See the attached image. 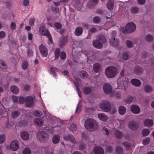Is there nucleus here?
I'll return each mask as SVG.
<instances>
[{
  "label": "nucleus",
  "mask_w": 154,
  "mask_h": 154,
  "mask_svg": "<svg viewBox=\"0 0 154 154\" xmlns=\"http://www.w3.org/2000/svg\"><path fill=\"white\" fill-rule=\"evenodd\" d=\"M84 125L85 128L90 131H94L98 128L96 122L91 118L88 119L86 120Z\"/></svg>",
  "instance_id": "f257e3e1"
},
{
  "label": "nucleus",
  "mask_w": 154,
  "mask_h": 154,
  "mask_svg": "<svg viewBox=\"0 0 154 154\" xmlns=\"http://www.w3.org/2000/svg\"><path fill=\"white\" fill-rule=\"evenodd\" d=\"M38 139L41 142L45 143L49 140V136L48 134L44 131H40L36 134Z\"/></svg>",
  "instance_id": "f03ea898"
},
{
  "label": "nucleus",
  "mask_w": 154,
  "mask_h": 154,
  "mask_svg": "<svg viewBox=\"0 0 154 154\" xmlns=\"http://www.w3.org/2000/svg\"><path fill=\"white\" fill-rule=\"evenodd\" d=\"M117 69L113 66L107 67L105 70L106 75L108 78H112L115 77L116 74Z\"/></svg>",
  "instance_id": "7ed1b4c3"
},
{
  "label": "nucleus",
  "mask_w": 154,
  "mask_h": 154,
  "mask_svg": "<svg viewBox=\"0 0 154 154\" xmlns=\"http://www.w3.org/2000/svg\"><path fill=\"white\" fill-rule=\"evenodd\" d=\"M136 29V25L132 22H130L126 25L125 28V31H124L123 33H131L134 32Z\"/></svg>",
  "instance_id": "20e7f679"
},
{
  "label": "nucleus",
  "mask_w": 154,
  "mask_h": 154,
  "mask_svg": "<svg viewBox=\"0 0 154 154\" xmlns=\"http://www.w3.org/2000/svg\"><path fill=\"white\" fill-rule=\"evenodd\" d=\"M100 108L103 111L109 112L111 109V106L109 103L107 101H103L100 105Z\"/></svg>",
  "instance_id": "39448f33"
},
{
  "label": "nucleus",
  "mask_w": 154,
  "mask_h": 154,
  "mask_svg": "<svg viewBox=\"0 0 154 154\" xmlns=\"http://www.w3.org/2000/svg\"><path fill=\"white\" fill-rule=\"evenodd\" d=\"M39 48L40 53L44 57H46L48 54L47 48L43 44H42L40 45Z\"/></svg>",
  "instance_id": "423d86ee"
},
{
  "label": "nucleus",
  "mask_w": 154,
  "mask_h": 154,
  "mask_svg": "<svg viewBox=\"0 0 154 154\" xmlns=\"http://www.w3.org/2000/svg\"><path fill=\"white\" fill-rule=\"evenodd\" d=\"M63 139L65 141H69L71 143H75L76 140L73 135L70 134H67L64 135Z\"/></svg>",
  "instance_id": "0eeeda50"
},
{
  "label": "nucleus",
  "mask_w": 154,
  "mask_h": 154,
  "mask_svg": "<svg viewBox=\"0 0 154 154\" xmlns=\"http://www.w3.org/2000/svg\"><path fill=\"white\" fill-rule=\"evenodd\" d=\"M39 32L42 36H46L50 33L49 31L44 26H41L40 27Z\"/></svg>",
  "instance_id": "6e6552de"
},
{
  "label": "nucleus",
  "mask_w": 154,
  "mask_h": 154,
  "mask_svg": "<svg viewBox=\"0 0 154 154\" xmlns=\"http://www.w3.org/2000/svg\"><path fill=\"white\" fill-rule=\"evenodd\" d=\"M103 89L105 93L106 94H111L112 91V88L111 85L108 84L103 85Z\"/></svg>",
  "instance_id": "1a4fd4ad"
},
{
  "label": "nucleus",
  "mask_w": 154,
  "mask_h": 154,
  "mask_svg": "<svg viewBox=\"0 0 154 154\" xmlns=\"http://www.w3.org/2000/svg\"><path fill=\"white\" fill-rule=\"evenodd\" d=\"M19 143L18 141H13L11 143L10 148L13 151L17 150L19 148Z\"/></svg>",
  "instance_id": "9d476101"
},
{
  "label": "nucleus",
  "mask_w": 154,
  "mask_h": 154,
  "mask_svg": "<svg viewBox=\"0 0 154 154\" xmlns=\"http://www.w3.org/2000/svg\"><path fill=\"white\" fill-rule=\"evenodd\" d=\"M26 105L27 107H29L31 106L33 104V99L31 96L26 97Z\"/></svg>",
  "instance_id": "9b49d317"
},
{
  "label": "nucleus",
  "mask_w": 154,
  "mask_h": 154,
  "mask_svg": "<svg viewBox=\"0 0 154 154\" xmlns=\"http://www.w3.org/2000/svg\"><path fill=\"white\" fill-rule=\"evenodd\" d=\"M128 127L130 129L134 131L138 128V125L136 122L131 121L129 123Z\"/></svg>",
  "instance_id": "f8f14e48"
},
{
  "label": "nucleus",
  "mask_w": 154,
  "mask_h": 154,
  "mask_svg": "<svg viewBox=\"0 0 154 154\" xmlns=\"http://www.w3.org/2000/svg\"><path fill=\"white\" fill-rule=\"evenodd\" d=\"M131 110L132 113L135 114H138L140 111L139 107L135 105L131 106Z\"/></svg>",
  "instance_id": "ddd939ff"
},
{
  "label": "nucleus",
  "mask_w": 154,
  "mask_h": 154,
  "mask_svg": "<svg viewBox=\"0 0 154 154\" xmlns=\"http://www.w3.org/2000/svg\"><path fill=\"white\" fill-rule=\"evenodd\" d=\"M93 46L95 48L100 49L102 48V43L98 40H96L94 41L92 43Z\"/></svg>",
  "instance_id": "4468645a"
},
{
  "label": "nucleus",
  "mask_w": 154,
  "mask_h": 154,
  "mask_svg": "<svg viewBox=\"0 0 154 154\" xmlns=\"http://www.w3.org/2000/svg\"><path fill=\"white\" fill-rule=\"evenodd\" d=\"M109 42L110 44L115 47H117L119 43V41L114 37L109 39Z\"/></svg>",
  "instance_id": "2eb2a0df"
},
{
  "label": "nucleus",
  "mask_w": 154,
  "mask_h": 154,
  "mask_svg": "<svg viewBox=\"0 0 154 154\" xmlns=\"http://www.w3.org/2000/svg\"><path fill=\"white\" fill-rule=\"evenodd\" d=\"M20 136L22 139L25 140H28L29 137V134L26 131H23L21 132Z\"/></svg>",
  "instance_id": "dca6fc26"
},
{
  "label": "nucleus",
  "mask_w": 154,
  "mask_h": 154,
  "mask_svg": "<svg viewBox=\"0 0 154 154\" xmlns=\"http://www.w3.org/2000/svg\"><path fill=\"white\" fill-rule=\"evenodd\" d=\"M94 154H103L104 150L100 147H96L94 149Z\"/></svg>",
  "instance_id": "f3484780"
},
{
  "label": "nucleus",
  "mask_w": 154,
  "mask_h": 154,
  "mask_svg": "<svg viewBox=\"0 0 154 154\" xmlns=\"http://www.w3.org/2000/svg\"><path fill=\"white\" fill-rule=\"evenodd\" d=\"M98 116L100 120L103 121H106L108 119L107 116L103 113H99L98 115Z\"/></svg>",
  "instance_id": "a211bd4d"
},
{
  "label": "nucleus",
  "mask_w": 154,
  "mask_h": 154,
  "mask_svg": "<svg viewBox=\"0 0 154 154\" xmlns=\"http://www.w3.org/2000/svg\"><path fill=\"white\" fill-rule=\"evenodd\" d=\"M83 29L81 27H77L74 32L75 34L77 36H80L82 33Z\"/></svg>",
  "instance_id": "6ab92c4d"
},
{
  "label": "nucleus",
  "mask_w": 154,
  "mask_h": 154,
  "mask_svg": "<svg viewBox=\"0 0 154 154\" xmlns=\"http://www.w3.org/2000/svg\"><path fill=\"white\" fill-rule=\"evenodd\" d=\"M131 83L134 86L139 87L141 85L140 81L138 79H134L131 80Z\"/></svg>",
  "instance_id": "aec40b11"
},
{
  "label": "nucleus",
  "mask_w": 154,
  "mask_h": 154,
  "mask_svg": "<svg viewBox=\"0 0 154 154\" xmlns=\"http://www.w3.org/2000/svg\"><path fill=\"white\" fill-rule=\"evenodd\" d=\"M35 124L37 126H42L43 124V122L42 119L37 118L34 120Z\"/></svg>",
  "instance_id": "412c9836"
},
{
  "label": "nucleus",
  "mask_w": 154,
  "mask_h": 154,
  "mask_svg": "<svg viewBox=\"0 0 154 154\" xmlns=\"http://www.w3.org/2000/svg\"><path fill=\"white\" fill-rule=\"evenodd\" d=\"M68 38L67 36L63 37L60 38V46H63L68 41Z\"/></svg>",
  "instance_id": "4be33fe9"
},
{
  "label": "nucleus",
  "mask_w": 154,
  "mask_h": 154,
  "mask_svg": "<svg viewBox=\"0 0 154 154\" xmlns=\"http://www.w3.org/2000/svg\"><path fill=\"white\" fill-rule=\"evenodd\" d=\"M143 69L139 66L136 67L134 69L135 73L138 75H140L143 73Z\"/></svg>",
  "instance_id": "5701e85b"
},
{
  "label": "nucleus",
  "mask_w": 154,
  "mask_h": 154,
  "mask_svg": "<svg viewBox=\"0 0 154 154\" xmlns=\"http://www.w3.org/2000/svg\"><path fill=\"white\" fill-rule=\"evenodd\" d=\"M126 111V108L124 106H120L119 108V113L121 115L124 114L125 113Z\"/></svg>",
  "instance_id": "b1692460"
},
{
  "label": "nucleus",
  "mask_w": 154,
  "mask_h": 154,
  "mask_svg": "<svg viewBox=\"0 0 154 154\" xmlns=\"http://www.w3.org/2000/svg\"><path fill=\"white\" fill-rule=\"evenodd\" d=\"M11 91L15 94H18L19 92L18 88L16 86L13 85L11 87Z\"/></svg>",
  "instance_id": "393cba45"
},
{
  "label": "nucleus",
  "mask_w": 154,
  "mask_h": 154,
  "mask_svg": "<svg viewBox=\"0 0 154 154\" xmlns=\"http://www.w3.org/2000/svg\"><path fill=\"white\" fill-rule=\"evenodd\" d=\"M93 69L95 72H98L100 70V66L99 63H96L93 65Z\"/></svg>",
  "instance_id": "a878e982"
},
{
  "label": "nucleus",
  "mask_w": 154,
  "mask_h": 154,
  "mask_svg": "<svg viewBox=\"0 0 154 154\" xmlns=\"http://www.w3.org/2000/svg\"><path fill=\"white\" fill-rule=\"evenodd\" d=\"M20 115V112L17 110H14L11 113V116L13 119H17Z\"/></svg>",
  "instance_id": "bb28decb"
},
{
  "label": "nucleus",
  "mask_w": 154,
  "mask_h": 154,
  "mask_svg": "<svg viewBox=\"0 0 154 154\" xmlns=\"http://www.w3.org/2000/svg\"><path fill=\"white\" fill-rule=\"evenodd\" d=\"M115 137L117 138L121 139L122 138L123 134L122 132L116 130L115 131Z\"/></svg>",
  "instance_id": "cd10ccee"
},
{
  "label": "nucleus",
  "mask_w": 154,
  "mask_h": 154,
  "mask_svg": "<svg viewBox=\"0 0 154 154\" xmlns=\"http://www.w3.org/2000/svg\"><path fill=\"white\" fill-rule=\"evenodd\" d=\"M145 39L147 42H150L153 41V37L152 35L148 34L145 36Z\"/></svg>",
  "instance_id": "c85d7f7f"
},
{
  "label": "nucleus",
  "mask_w": 154,
  "mask_h": 154,
  "mask_svg": "<svg viewBox=\"0 0 154 154\" xmlns=\"http://www.w3.org/2000/svg\"><path fill=\"white\" fill-rule=\"evenodd\" d=\"M153 124V121L151 119H146L144 121V125L147 127H151Z\"/></svg>",
  "instance_id": "c756f323"
},
{
  "label": "nucleus",
  "mask_w": 154,
  "mask_h": 154,
  "mask_svg": "<svg viewBox=\"0 0 154 154\" xmlns=\"http://www.w3.org/2000/svg\"><path fill=\"white\" fill-rule=\"evenodd\" d=\"M60 140V136L58 135H54L52 138V142L54 144H57L58 143Z\"/></svg>",
  "instance_id": "7c9ffc66"
},
{
  "label": "nucleus",
  "mask_w": 154,
  "mask_h": 154,
  "mask_svg": "<svg viewBox=\"0 0 154 154\" xmlns=\"http://www.w3.org/2000/svg\"><path fill=\"white\" fill-rule=\"evenodd\" d=\"M91 91V88L90 87H85L83 89V92L85 95H87L90 93Z\"/></svg>",
  "instance_id": "2f4dec72"
},
{
  "label": "nucleus",
  "mask_w": 154,
  "mask_h": 154,
  "mask_svg": "<svg viewBox=\"0 0 154 154\" xmlns=\"http://www.w3.org/2000/svg\"><path fill=\"white\" fill-rule=\"evenodd\" d=\"M80 77L83 79H86L88 77L87 72L84 70H82L79 73Z\"/></svg>",
  "instance_id": "473e14b6"
},
{
  "label": "nucleus",
  "mask_w": 154,
  "mask_h": 154,
  "mask_svg": "<svg viewBox=\"0 0 154 154\" xmlns=\"http://www.w3.org/2000/svg\"><path fill=\"white\" fill-rule=\"evenodd\" d=\"M114 4V3L112 1H109L106 5L107 7L109 10H111L113 8Z\"/></svg>",
  "instance_id": "72a5a7b5"
},
{
  "label": "nucleus",
  "mask_w": 154,
  "mask_h": 154,
  "mask_svg": "<svg viewBox=\"0 0 154 154\" xmlns=\"http://www.w3.org/2000/svg\"><path fill=\"white\" fill-rule=\"evenodd\" d=\"M122 148L120 146H117L116 149V152L117 154H122L123 153Z\"/></svg>",
  "instance_id": "f704fd0d"
},
{
  "label": "nucleus",
  "mask_w": 154,
  "mask_h": 154,
  "mask_svg": "<svg viewBox=\"0 0 154 154\" xmlns=\"http://www.w3.org/2000/svg\"><path fill=\"white\" fill-rule=\"evenodd\" d=\"M51 72L54 77H56L57 75L55 71H57L58 69L56 67H51L50 68Z\"/></svg>",
  "instance_id": "c9c22d12"
},
{
  "label": "nucleus",
  "mask_w": 154,
  "mask_h": 154,
  "mask_svg": "<svg viewBox=\"0 0 154 154\" xmlns=\"http://www.w3.org/2000/svg\"><path fill=\"white\" fill-rule=\"evenodd\" d=\"M55 59H58L60 55V49L59 48H57L54 52Z\"/></svg>",
  "instance_id": "e433bc0d"
},
{
  "label": "nucleus",
  "mask_w": 154,
  "mask_h": 154,
  "mask_svg": "<svg viewBox=\"0 0 154 154\" xmlns=\"http://www.w3.org/2000/svg\"><path fill=\"white\" fill-rule=\"evenodd\" d=\"M102 43H105L106 42V39L103 35H100L98 36V39Z\"/></svg>",
  "instance_id": "4c0bfd02"
},
{
  "label": "nucleus",
  "mask_w": 154,
  "mask_h": 154,
  "mask_svg": "<svg viewBox=\"0 0 154 154\" xmlns=\"http://www.w3.org/2000/svg\"><path fill=\"white\" fill-rule=\"evenodd\" d=\"M144 90L146 92H149L153 91V88L149 85H146L144 88Z\"/></svg>",
  "instance_id": "58836bf2"
},
{
  "label": "nucleus",
  "mask_w": 154,
  "mask_h": 154,
  "mask_svg": "<svg viewBox=\"0 0 154 154\" xmlns=\"http://www.w3.org/2000/svg\"><path fill=\"white\" fill-rule=\"evenodd\" d=\"M0 68L3 69H5L7 68V65L2 60H0Z\"/></svg>",
  "instance_id": "ea45409f"
},
{
  "label": "nucleus",
  "mask_w": 154,
  "mask_h": 154,
  "mask_svg": "<svg viewBox=\"0 0 154 154\" xmlns=\"http://www.w3.org/2000/svg\"><path fill=\"white\" fill-rule=\"evenodd\" d=\"M28 62L25 61L23 62L22 64V67L23 70H26L28 68Z\"/></svg>",
  "instance_id": "a19ab883"
},
{
  "label": "nucleus",
  "mask_w": 154,
  "mask_h": 154,
  "mask_svg": "<svg viewBox=\"0 0 154 154\" xmlns=\"http://www.w3.org/2000/svg\"><path fill=\"white\" fill-rule=\"evenodd\" d=\"M139 8L136 7H133L131 9V12L132 13L135 14L137 13L139 11Z\"/></svg>",
  "instance_id": "79ce46f5"
},
{
  "label": "nucleus",
  "mask_w": 154,
  "mask_h": 154,
  "mask_svg": "<svg viewBox=\"0 0 154 154\" xmlns=\"http://www.w3.org/2000/svg\"><path fill=\"white\" fill-rule=\"evenodd\" d=\"M34 114L37 116H41L42 115V112L41 111H38L37 110H35L34 111Z\"/></svg>",
  "instance_id": "37998d69"
},
{
  "label": "nucleus",
  "mask_w": 154,
  "mask_h": 154,
  "mask_svg": "<svg viewBox=\"0 0 154 154\" xmlns=\"http://www.w3.org/2000/svg\"><path fill=\"white\" fill-rule=\"evenodd\" d=\"M54 27L57 29H60L62 27V25L59 22H56L54 23Z\"/></svg>",
  "instance_id": "c03bdc74"
},
{
  "label": "nucleus",
  "mask_w": 154,
  "mask_h": 154,
  "mask_svg": "<svg viewBox=\"0 0 154 154\" xmlns=\"http://www.w3.org/2000/svg\"><path fill=\"white\" fill-rule=\"evenodd\" d=\"M133 100V97L130 96L128 97L127 99L125 100V102L126 103H130Z\"/></svg>",
  "instance_id": "a18cd8bd"
},
{
  "label": "nucleus",
  "mask_w": 154,
  "mask_h": 154,
  "mask_svg": "<svg viewBox=\"0 0 154 154\" xmlns=\"http://www.w3.org/2000/svg\"><path fill=\"white\" fill-rule=\"evenodd\" d=\"M19 103L20 104H23L26 101V97H20L19 98Z\"/></svg>",
  "instance_id": "49530a36"
},
{
  "label": "nucleus",
  "mask_w": 154,
  "mask_h": 154,
  "mask_svg": "<svg viewBox=\"0 0 154 154\" xmlns=\"http://www.w3.org/2000/svg\"><path fill=\"white\" fill-rule=\"evenodd\" d=\"M31 150L29 148H25L23 152V154H31Z\"/></svg>",
  "instance_id": "de8ad7c7"
},
{
  "label": "nucleus",
  "mask_w": 154,
  "mask_h": 154,
  "mask_svg": "<svg viewBox=\"0 0 154 154\" xmlns=\"http://www.w3.org/2000/svg\"><path fill=\"white\" fill-rule=\"evenodd\" d=\"M76 128L77 126L76 124L73 123L70 125V129L72 131L74 132L76 131Z\"/></svg>",
  "instance_id": "09e8293b"
},
{
  "label": "nucleus",
  "mask_w": 154,
  "mask_h": 154,
  "mask_svg": "<svg viewBox=\"0 0 154 154\" xmlns=\"http://www.w3.org/2000/svg\"><path fill=\"white\" fill-rule=\"evenodd\" d=\"M149 130L147 129H145L143 131V135L144 136L148 135L149 134Z\"/></svg>",
  "instance_id": "8fccbe9b"
},
{
  "label": "nucleus",
  "mask_w": 154,
  "mask_h": 154,
  "mask_svg": "<svg viewBox=\"0 0 154 154\" xmlns=\"http://www.w3.org/2000/svg\"><path fill=\"white\" fill-rule=\"evenodd\" d=\"M5 140V135H0V143H3Z\"/></svg>",
  "instance_id": "3c124183"
},
{
  "label": "nucleus",
  "mask_w": 154,
  "mask_h": 154,
  "mask_svg": "<svg viewBox=\"0 0 154 154\" xmlns=\"http://www.w3.org/2000/svg\"><path fill=\"white\" fill-rule=\"evenodd\" d=\"M93 22L95 23H99L100 21V17H98L96 16L94 17L93 18Z\"/></svg>",
  "instance_id": "603ef678"
},
{
  "label": "nucleus",
  "mask_w": 154,
  "mask_h": 154,
  "mask_svg": "<svg viewBox=\"0 0 154 154\" xmlns=\"http://www.w3.org/2000/svg\"><path fill=\"white\" fill-rule=\"evenodd\" d=\"M150 141V139L149 137H146L143 139V142L144 144L147 145L148 144Z\"/></svg>",
  "instance_id": "864d4df0"
},
{
  "label": "nucleus",
  "mask_w": 154,
  "mask_h": 154,
  "mask_svg": "<svg viewBox=\"0 0 154 154\" xmlns=\"http://www.w3.org/2000/svg\"><path fill=\"white\" fill-rule=\"evenodd\" d=\"M126 45L128 47L131 48L133 46V43L131 41L128 40L126 42Z\"/></svg>",
  "instance_id": "5fc2aeb1"
},
{
  "label": "nucleus",
  "mask_w": 154,
  "mask_h": 154,
  "mask_svg": "<svg viewBox=\"0 0 154 154\" xmlns=\"http://www.w3.org/2000/svg\"><path fill=\"white\" fill-rule=\"evenodd\" d=\"M60 57L61 59L65 60L66 58V53L64 51L61 52L60 54Z\"/></svg>",
  "instance_id": "6e6d98bb"
},
{
  "label": "nucleus",
  "mask_w": 154,
  "mask_h": 154,
  "mask_svg": "<svg viewBox=\"0 0 154 154\" xmlns=\"http://www.w3.org/2000/svg\"><path fill=\"white\" fill-rule=\"evenodd\" d=\"M123 144L125 148L127 149H129L130 148L131 146V144L128 142L123 143Z\"/></svg>",
  "instance_id": "4d7b16f0"
},
{
  "label": "nucleus",
  "mask_w": 154,
  "mask_h": 154,
  "mask_svg": "<svg viewBox=\"0 0 154 154\" xmlns=\"http://www.w3.org/2000/svg\"><path fill=\"white\" fill-rule=\"evenodd\" d=\"M122 58L123 59L126 60L128 59V52H125L122 55Z\"/></svg>",
  "instance_id": "13d9d810"
},
{
  "label": "nucleus",
  "mask_w": 154,
  "mask_h": 154,
  "mask_svg": "<svg viewBox=\"0 0 154 154\" xmlns=\"http://www.w3.org/2000/svg\"><path fill=\"white\" fill-rule=\"evenodd\" d=\"M103 133L105 135H108L109 132V130L106 128L103 127L102 129Z\"/></svg>",
  "instance_id": "bf43d9fd"
},
{
  "label": "nucleus",
  "mask_w": 154,
  "mask_h": 154,
  "mask_svg": "<svg viewBox=\"0 0 154 154\" xmlns=\"http://www.w3.org/2000/svg\"><path fill=\"white\" fill-rule=\"evenodd\" d=\"M35 19L34 18H30L29 21V23L30 25L32 26L34 25Z\"/></svg>",
  "instance_id": "052dcab7"
},
{
  "label": "nucleus",
  "mask_w": 154,
  "mask_h": 154,
  "mask_svg": "<svg viewBox=\"0 0 154 154\" xmlns=\"http://www.w3.org/2000/svg\"><path fill=\"white\" fill-rule=\"evenodd\" d=\"M27 55L29 57H31L33 56V52L31 49H29L27 51Z\"/></svg>",
  "instance_id": "680f3d73"
},
{
  "label": "nucleus",
  "mask_w": 154,
  "mask_h": 154,
  "mask_svg": "<svg viewBox=\"0 0 154 154\" xmlns=\"http://www.w3.org/2000/svg\"><path fill=\"white\" fill-rule=\"evenodd\" d=\"M106 149L107 151L110 153H111L112 152V147L111 146H107L106 147Z\"/></svg>",
  "instance_id": "e2e57ef3"
},
{
  "label": "nucleus",
  "mask_w": 154,
  "mask_h": 154,
  "mask_svg": "<svg viewBox=\"0 0 154 154\" xmlns=\"http://www.w3.org/2000/svg\"><path fill=\"white\" fill-rule=\"evenodd\" d=\"M91 4L94 6L96 5L98 3V0H90Z\"/></svg>",
  "instance_id": "0e129e2a"
},
{
  "label": "nucleus",
  "mask_w": 154,
  "mask_h": 154,
  "mask_svg": "<svg viewBox=\"0 0 154 154\" xmlns=\"http://www.w3.org/2000/svg\"><path fill=\"white\" fill-rule=\"evenodd\" d=\"M16 27V24L14 22L11 23V29L14 30L15 29Z\"/></svg>",
  "instance_id": "69168bd1"
},
{
  "label": "nucleus",
  "mask_w": 154,
  "mask_h": 154,
  "mask_svg": "<svg viewBox=\"0 0 154 154\" xmlns=\"http://www.w3.org/2000/svg\"><path fill=\"white\" fill-rule=\"evenodd\" d=\"M97 31V29L95 27H92L91 28L89 31V34H90V33L91 32L92 33H93Z\"/></svg>",
  "instance_id": "338daca9"
},
{
  "label": "nucleus",
  "mask_w": 154,
  "mask_h": 154,
  "mask_svg": "<svg viewBox=\"0 0 154 154\" xmlns=\"http://www.w3.org/2000/svg\"><path fill=\"white\" fill-rule=\"evenodd\" d=\"M6 35L5 33L3 31H0V38H4Z\"/></svg>",
  "instance_id": "774afa93"
}]
</instances>
